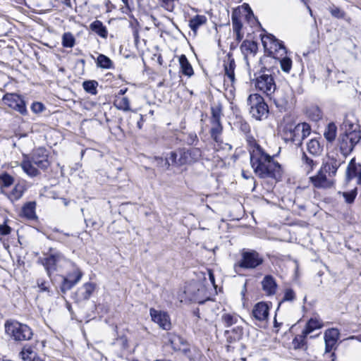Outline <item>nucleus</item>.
I'll return each mask as SVG.
<instances>
[{"label": "nucleus", "instance_id": "51", "mask_svg": "<svg viewBox=\"0 0 361 361\" xmlns=\"http://www.w3.org/2000/svg\"><path fill=\"white\" fill-rule=\"evenodd\" d=\"M22 195L23 192L21 190H18V188L16 187L9 194L8 197L11 201H15L20 199Z\"/></svg>", "mask_w": 361, "mask_h": 361}, {"label": "nucleus", "instance_id": "63", "mask_svg": "<svg viewBox=\"0 0 361 361\" xmlns=\"http://www.w3.org/2000/svg\"><path fill=\"white\" fill-rule=\"evenodd\" d=\"M300 1L305 5V6L307 7V10L309 11L310 15L312 16V9L310 8V6L307 4V0H300Z\"/></svg>", "mask_w": 361, "mask_h": 361}, {"label": "nucleus", "instance_id": "44", "mask_svg": "<svg viewBox=\"0 0 361 361\" xmlns=\"http://www.w3.org/2000/svg\"><path fill=\"white\" fill-rule=\"evenodd\" d=\"M241 49L247 54H252L256 52L257 46L253 41L245 40L241 44Z\"/></svg>", "mask_w": 361, "mask_h": 361}, {"label": "nucleus", "instance_id": "21", "mask_svg": "<svg viewBox=\"0 0 361 361\" xmlns=\"http://www.w3.org/2000/svg\"><path fill=\"white\" fill-rule=\"evenodd\" d=\"M341 166V161L334 157H329L328 160L324 163L321 169L331 178L336 174V171Z\"/></svg>", "mask_w": 361, "mask_h": 361}, {"label": "nucleus", "instance_id": "26", "mask_svg": "<svg viewBox=\"0 0 361 361\" xmlns=\"http://www.w3.org/2000/svg\"><path fill=\"white\" fill-rule=\"evenodd\" d=\"M125 93L126 92H121L116 96L114 105L118 109L126 111L130 110V102L128 98L124 95Z\"/></svg>", "mask_w": 361, "mask_h": 361}, {"label": "nucleus", "instance_id": "27", "mask_svg": "<svg viewBox=\"0 0 361 361\" xmlns=\"http://www.w3.org/2000/svg\"><path fill=\"white\" fill-rule=\"evenodd\" d=\"M183 154H185L184 149H179L176 151L171 152L169 154V159L171 161V164L176 166H181L187 164V162H183V161H182Z\"/></svg>", "mask_w": 361, "mask_h": 361}, {"label": "nucleus", "instance_id": "59", "mask_svg": "<svg viewBox=\"0 0 361 361\" xmlns=\"http://www.w3.org/2000/svg\"><path fill=\"white\" fill-rule=\"evenodd\" d=\"M85 221L86 222L87 226L90 225L91 226L94 227L97 224V221L92 218L85 219Z\"/></svg>", "mask_w": 361, "mask_h": 361}, {"label": "nucleus", "instance_id": "18", "mask_svg": "<svg viewBox=\"0 0 361 361\" xmlns=\"http://www.w3.org/2000/svg\"><path fill=\"white\" fill-rule=\"evenodd\" d=\"M354 178H357V184L361 185V164H357L355 158L350 160L346 169L347 180H350Z\"/></svg>", "mask_w": 361, "mask_h": 361}, {"label": "nucleus", "instance_id": "28", "mask_svg": "<svg viewBox=\"0 0 361 361\" xmlns=\"http://www.w3.org/2000/svg\"><path fill=\"white\" fill-rule=\"evenodd\" d=\"M92 31L97 33L99 36L106 39L108 36V30L100 20H94L90 25Z\"/></svg>", "mask_w": 361, "mask_h": 361}, {"label": "nucleus", "instance_id": "12", "mask_svg": "<svg viewBox=\"0 0 361 361\" xmlns=\"http://www.w3.org/2000/svg\"><path fill=\"white\" fill-rule=\"evenodd\" d=\"M4 102L13 109L24 115L27 113L24 100L16 93H7L3 97Z\"/></svg>", "mask_w": 361, "mask_h": 361}, {"label": "nucleus", "instance_id": "47", "mask_svg": "<svg viewBox=\"0 0 361 361\" xmlns=\"http://www.w3.org/2000/svg\"><path fill=\"white\" fill-rule=\"evenodd\" d=\"M307 335H305L303 332L301 335L296 336L293 341V345L295 349L302 348L305 345V339Z\"/></svg>", "mask_w": 361, "mask_h": 361}, {"label": "nucleus", "instance_id": "46", "mask_svg": "<svg viewBox=\"0 0 361 361\" xmlns=\"http://www.w3.org/2000/svg\"><path fill=\"white\" fill-rule=\"evenodd\" d=\"M154 162L158 167L165 170L169 169L170 165H171L169 156L166 159H163L162 157H155Z\"/></svg>", "mask_w": 361, "mask_h": 361}, {"label": "nucleus", "instance_id": "2", "mask_svg": "<svg viewBox=\"0 0 361 361\" xmlns=\"http://www.w3.org/2000/svg\"><path fill=\"white\" fill-rule=\"evenodd\" d=\"M34 165L42 170H45L49 166L50 161L44 148H38L33 150L31 156L23 154L20 166L24 172L30 177H35L39 174L38 169Z\"/></svg>", "mask_w": 361, "mask_h": 361}, {"label": "nucleus", "instance_id": "14", "mask_svg": "<svg viewBox=\"0 0 361 361\" xmlns=\"http://www.w3.org/2000/svg\"><path fill=\"white\" fill-rule=\"evenodd\" d=\"M360 140V138L351 140V137H347L346 135H340L338 137V146L342 154L345 156L349 154Z\"/></svg>", "mask_w": 361, "mask_h": 361}, {"label": "nucleus", "instance_id": "48", "mask_svg": "<svg viewBox=\"0 0 361 361\" xmlns=\"http://www.w3.org/2000/svg\"><path fill=\"white\" fill-rule=\"evenodd\" d=\"M339 194H342L343 197H344L345 202L347 203H352L354 202L356 195H357V190L354 189L350 190V192H339Z\"/></svg>", "mask_w": 361, "mask_h": 361}, {"label": "nucleus", "instance_id": "64", "mask_svg": "<svg viewBox=\"0 0 361 361\" xmlns=\"http://www.w3.org/2000/svg\"><path fill=\"white\" fill-rule=\"evenodd\" d=\"M30 361H42V360L39 356H37L35 358H32V360H30Z\"/></svg>", "mask_w": 361, "mask_h": 361}, {"label": "nucleus", "instance_id": "36", "mask_svg": "<svg viewBox=\"0 0 361 361\" xmlns=\"http://www.w3.org/2000/svg\"><path fill=\"white\" fill-rule=\"evenodd\" d=\"M35 202L25 204L22 208L23 215L29 219H34L35 217Z\"/></svg>", "mask_w": 361, "mask_h": 361}, {"label": "nucleus", "instance_id": "42", "mask_svg": "<svg viewBox=\"0 0 361 361\" xmlns=\"http://www.w3.org/2000/svg\"><path fill=\"white\" fill-rule=\"evenodd\" d=\"M240 317L236 314H231L228 313H224L221 316V320L226 326L228 327L235 324H237Z\"/></svg>", "mask_w": 361, "mask_h": 361}, {"label": "nucleus", "instance_id": "49", "mask_svg": "<svg viewBox=\"0 0 361 361\" xmlns=\"http://www.w3.org/2000/svg\"><path fill=\"white\" fill-rule=\"evenodd\" d=\"M85 90H95L98 87V82L96 80H87L82 83Z\"/></svg>", "mask_w": 361, "mask_h": 361}, {"label": "nucleus", "instance_id": "8", "mask_svg": "<svg viewBox=\"0 0 361 361\" xmlns=\"http://www.w3.org/2000/svg\"><path fill=\"white\" fill-rule=\"evenodd\" d=\"M341 134L351 137V140L361 139V130L357 119L353 114L345 116L341 126Z\"/></svg>", "mask_w": 361, "mask_h": 361}, {"label": "nucleus", "instance_id": "19", "mask_svg": "<svg viewBox=\"0 0 361 361\" xmlns=\"http://www.w3.org/2000/svg\"><path fill=\"white\" fill-rule=\"evenodd\" d=\"M256 88L258 90H274L276 89V85L271 75L264 74L257 78L255 83Z\"/></svg>", "mask_w": 361, "mask_h": 361}, {"label": "nucleus", "instance_id": "43", "mask_svg": "<svg viewBox=\"0 0 361 361\" xmlns=\"http://www.w3.org/2000/svg\"><path fill=\"white\" fill-rule=\"evenodd\" d=\"M75 44V39L71 32H65L62 36V45L66 48H72Z\"/></svg>", "mask_w": 361, "mask_h": 361}, {"label": "nucleus", "instance_id": "4", "mask_svg": "<svg viewBox=\"0 0 361 361\" xmlns=\"http://www.w3.org/2000/svg\"><path fill=\"white\" fill-rule=\"evenodd\" d=\"M5 330L8 335L16 341L30 340L32 336L31 329L16 321H8L5 324Z\"/></svg>", "mask_w": 361, "mask_h": 361}, {"label": "nucleus", "instance_id": "41", "mask_svg": "<svg viewBox=\"0 0 361 361\" xmlns=\"http://www.w3.org/2000/svg\"><path fill=\"white\" fill-rule=\"evenodd\" d=\"M307 116L314 121H318L322 118V112L317 106H312L307 110Z\"/></svg>", "mask_w": 361, "mask_h": 361}, {"label": "nucleus", "instance_id": "55", "mask_svg": "<svg viewBox=\"0 0 361 361\" xmlns=\"http://www.w3.org/2000/svg\"><path fill=\"white\" fill-rule=\"evenodd\" d=\"M31 109L35 113H40L44 110V106L40 102H34L31 106Z\"/></svg>", "mask_w": 361, "mask_h": 361}, {"label": "nucleus", "instance_id": "25", "mask_svg": "<svg viewBox=\"0 0 361 361\" xmlns=\"http://www.w3.org/2000/svg\"><path fill=\"white\" fill-rule=\"evenodd\" d=\"M274 97V100L277 106L284 107L289 104L293 103V98L289 96H285V92H271V94H267L271 97Z\"/></svg>", "mask_w": 361, "mask_h": 361}, {"label": "nucleus", "instance_id": "13", "mask_svg": "<svg viewBox=\"0 0 361 361\" xmlns=\"http://www.w3.org/2000/svg\"><path fill=\"white\" fill-rule=\"evenodd\" d=\"M313 185L318 188H328L332 186L334 181L326 173L320 168L315 176L310 178Z\"/></svg>", "mask_w": 361, "mask_h": 361}, {"label": "nucleus", "instance_id": "11", "mask_svg": "<svg viewBox=\"0 0 361 361\" xmlns=\"http://www.w3.org/2000/svg\"><path fill=\"white\" fill-rule=\"evenodd\" d=\"M82 276V272L80 271V269L75 265H73L72 270L66 276H63L61 290L63 293H66V291L71 290L80 281Z\"/></svg>", "mask_w": 361, "mask_h": 361}, {"label": "nucleus", "instance_id": "58", "mask_svg": "<svg viewBox=\"0 0 361 361\" xmlns=\"http://www.w3.org/2000/svg\"><path fill=\"white\" fill-rule=\"evenodd\" d=\"M241 24L240 23H238V22H235V20L233 21V31L238 35H239V31H240V29H241Z\"/></svg>", "mask_w": 361, "mask_h": 361}, {"label": "nucleus", "instance_id": "50", "mask_svg": "<svg viewBox=\"0 0 361 361\" xmlns=\"http://www.w3.org/2000/svg\"><path fill=\"white\" fill-rule=\"evenodd\" d=\"M37 286L41 291L50 293V286L49 282L43 279H38Z\"/></svg>", "mask_w": 361, "mask_h": 361}, {"label": "nucleus", "instance_id": "16", "mask_svg": "<svg viewBox=\"0 0 361 361\" xmlns=\"http://www.w3.org/2000/svg\"><path fill=\"white\" fill-rule=\"evenodd\" d=\"M150 315L152 320L159 324V326L164 330H169L171 328V322L169 315L161 311H157L153 308L150 309Z\"/></svg>", "mask_w": 361, "mask_h": 361}, {"label": "nucleus", "instance_id": "32", "mask_svg": "<svg viewBox=\"0 0 361 361\" xmlns=\"http://www.w3.org/2000/svg\"><path fill=\"white\" fill-rule=\"evenodd\" d=\"M337 133V127L333 122L329 123L324 132V136L329 142L334 141Z\"/></svg>", "mask_w": 361, "mask_h": 361}, {"label": "nucleus", "instance_id": "31", "mask_svg": "<svg viewBox=\"0 0 361 361\" xmlns=\"http://www.w3.org/2000/svg\"><path fill=\"white\" fill-rule=\"evenodd\" d=\"M207 23V18L204 16L197 15L191 18L189 21L190 29L196 33L199 27Z\"/></svg>", "mask_w": 361, "mask_h": 361}, {"label": "nucleus", "instance_id": "5", "mask_svg": "<svg viewBox=\"0 0 361 361\" xmlns=\"http://www.w3.org/2000/svg\"><path fill=\"white\" fill-rule=\"evenodd\" d=\"M250 106V114L256 120H262L267 118L269 110L267 104L264 102V98L258 93L250 94L248 97Z\"/></svg>", "mask_w": 361, "mask_h": 361}, {"label": "nucleus", "instance_id": "40", "mask_svg": "<svg viewBox=\"0 0 361 361\" xmlns=\"http://www.w3.org/2000/svg\"><path fill=\"white\" fill-rule=\"evenodd\" d=\"M276 59L279 60L281 70L285 73H290L292 68V60L290 57L287 56L286 54L279 56Z\"/></svg>", "mask_w": 361, "mask_h": 361}, {"label": "nucleus", "instance_id": "37", "mask_svg": "<svg viewBox=\"0 0 361 361\" xmlns=\"http://www.w3.org/2000/svg\"><path fill=\"white\" fill-rule=\"evenodd\" d=\"M302 166L304 167L307 173L312 172L317 165V162L308 157L305 152L302 153Z\"/></svg>", "mask_w": 361, "mask_h": 361}, {"label": "nucleus", "instance_id": "23", "mask_svg": "<svg viewBox=\"0 0 361 361\" xmlns=\"http://www.w3.org/2000/svg\"><path fill=\"white\" fill-rule=\"evenodd\" d=\"M262 290L267 295H274L276 292L277 284L273 276L267 275L262 281Z\"/></svg>", "mask_w": 361, "mask_h": 361}, {"label": "nucleus", "instance_id": "54", "mask_svg": "<svg viewBox=\"0 0 361 361\" xmlns=\"http://www.w3.org/2000/svg\"><path fill=\"white\" fill-rule=\"evenodd\" d=\"M186 142L188 145H195L198 142V138L195 133H190L188 134L186 139Z\"/></svg>", "mask_w": 361, "mask_h": 361}, {"label": "nucleus", "instance_id": "61", "mask_svg": "<svg viewBox=\"0 0 361 361\" xmlns=\"http://www.w3.org/2000/svg\"><path fill=\"white\" fill-rule=\"evenodd\" d=\"M341 11L338 8H335L331 11V14L334 16L339 17Z\"/></svg>", "mask_w": 361, "mask_h": 361}, {"label": "nucleus", "instance_id": "45", "mask_svg": "<svg viewBox=\"0 0 361 361\" xmlns=\"http://www.w3.org/2000/svg\"><path fill=\"white\" fill-rule=\"evenodd\" d=\"M161 8L167 11L173 12L176 8V4L180 0H159Z\"/></svg>", "mask_w": 361, "mask_h": 361}, {"label": "nucleus", "instance_id": "62", "mask_svg": "<svg viewBox=\"0 0 361 361\" xmlns=\"http://www.w3.org/2000/svg\"><path fill=\"white\" fill-rule=\"evenodd\" d=\"M209 280H210L211 283L213 285H214V281H215L214 276V274H213L212 271H209Z\"/></svg>", "mask_w": 361, "mask_h": 361}, {"label": "nucleus", "instance_id": "60", "mask_svg": "<svg viewBox=\"0 0 361 361\" xmlns=\"http://www.w3.org/2000/svg\"><path fill=\"white\" fill-rule=\"evenodd\" d=\"M242 176L245 178V179H253V177L251 176V174L248 173L247 171H245V170H242Z\"/></svg>", "mask_w": 361, "mask_h": 361}, {"label": "nucleus", "instance_id": "6", "mask_svg": "<svg viewBox=\"0 0 361 361\" xmlns=\"http://www.w3.org/2000/svg\"><path fill=\"white\" fill-rule=\"evenodd\" d=\"M264 262L262 256L255 250L243 251L241 259L235 264V268L255 269Z\"/></svg>", "mask_w": 361, "mask_h": 361}, {"label": "nucleus", "instance_id": "30", "mask_svg": "<svg viewBox=\"0 0 361 361\" xmlns=\"http://www.w3.org/2000/svg\"><path fill=\"white\" fill-rule=\"evenodd\" d=\"M279 39H277L273 35L267 34L262 36V42L264 46V50L266 52L269 54V52H271L273 49V47Z\"/></svg>", "mask_w": 361, "mask_h": 361}, {"label": "nucleus", "instance_id": "10", "mask_svg": "<svg viewBox=\"0 0 361 361\" xmlns=\"http://www.w3.org/2000/svg\"><path fill=\"white\" fill-rule=\"evenodd\" d=\"M224 67L225 71L224 75V87L227 90L228 88H235V63L232 56L228 54L224 60Z\"/></svg>", "mask_w": 361, "mask_h": 361}, {"label": "nucleus", "instance_id": "38", "mask_svg": "<svg viewBox=\"0 0 361 361\" xmlns=\"http://www.w3.org/2000/svg\"><path fill=\"white\" fill-rule=\"evenodd\" d=\"M97 65L98 67L104 69H111L114 68L112 61L108 56L102 54H99L97 56Z\"/></svg>", "mask_w": 361, "mask_h": 361}, {"label": "nucleus", "instance_id": "52", "mask_svg": "<svg viewBox=\"0 0 361 361\" xmlns=\"http://www.w3.org/2000/svg\"><path fill=\"white\" fill-rule=\"evenodd\" d=\"M1 179L4 187H8L13 183V178L8 173L3 174Z\"/></svg>", "mask_w": 361, "mask_h": 361}, {"label": "nucleus", "instance_id": "15", "mask_svg": "<svg viewBox=\"0 0 361 361\" xmlns=\"http://www.w3.org/2000/svg\"><path fill=\"white\" fill-rule=\"evenodd\" d=\"M269 307L264 302H257L253 307L252 315L257 321L264 322L269 318Z\"/></svg>", "mask_w": 361, "mask_h": 361}, {"label": "nucleus", "instance_id": "33", "mask_svg": "<svg viewBox=\"0 0 361 361\" xmlns=\"http://www.w3.org/2000/svg\"><path fill=\"white\" fill-rule=\"evenodd\" d=\"M322 322L317 318H311L303 330L305 335H308L315 329L322 328Z\"/></svg>", "mask_w": 361, "mask_h": 361}, {"label": "nucleus", "instance_id": "22", "mask_svg": "<svg viewBox=\"0 0 361 361\" xmlns=\"http://www.w3.org/2000/svg\"><path fill=\"white\" fill-rule=\"evenodd\" d=\"M183 158L182 161L187 162V164L197 161L202 157V151L198 147H192L190 149H184Z\"/></svg>", "mask_w": 361, "mask_h": 361}, {"label": "nucleus", "instance_id": "3", "mask_svg": "<svg viewBox=\"0 0 361 361\" xmlns=\"http://www.w3.org/2000/svg\"><path fill=\"white\" fill-rule=\"evenodd\" d=\"M310 126L306 123L297 125L286 124L283 126L281 133L285 142H290L300 145L302 141L310 134Z\"/></svg>", "mask_w": 361, "mask_h": 361}, {"label": "nucleus", "instance_id": "35", "mask_svg": "<svg viewBox=\"0 0 361 361\" xmlns=\"http://www.w3.org/2000/svg\"><path fill=\"white\" fill-rule=\"evenodd\" d=\"M286 54V48L283 44V42L279 40L277 43H276L275 45L273 47L271 52H269L268 54L273 56V58L276 59Z\"/></svg>", "mask_w": 361, "mask_h": 361}, {"label": "nucleus", "instance_id": "29", "mask_svg": "<svg viewBox=\"0 0 361 361\" xmlns=\"http://www.w3.org/2000/svg\"><path fill=\"white\" fill-rule=\"evenodd\" d=\"M179 63H180V71L183 75L189 76V77L193 75L194 72H193L192 67L191 64L190 63V62L188 61L185 55L182 54L180 56Z\"/></svg>", "mask_w": 361, "mask_h": 361}, {"label": "nucleus", "instance_id": "39", "mask_svg": "<svg viewBox=\"0 0 361 361\" xmlns=\"http://www.w3.org/2000/svg\"><path fill=\"white\" fill-rule=\"evenodd\" d=\"M19 356L23 361H30V360H32V358L37 357L32 348L29 345H25L23 348L19 353Z\"/></svg>", "mask_w": 361, "mask_h": 361}, {"label": "nucleus", "instance_id": "57", "mask_svg": "<svg viewBox=\"0 0 361 361\" xmlns=\"http://www.w3.org/2000/svg\"><path fill=\"white\" fill-rule=\"evenodd\" d=\"M11 228L6 225V224H2V225H0V235H8L11 233Z\"/></svg>", "mask_w": 361, "mask_h": 361}, {"label": "nucleus", "instance_id": "53", "mask_svg": "<svg viewBox=\"0 0 361 361\" xmlns=\"http://www.w3.org/2000/svg\"><path fill=\"white\" fill-rule=\"evenodd\" d=\"M295 295L292 289H286L283 296V301H293L295 299Z\"/></svg>", "mask_w": 361, "mask_h": 361}, {"label": "nucleus", "instance_id": "34", "mask_svg": "<svg viewBox=\"0 0 361 361\" xmlns=\"http://www.w3.org/2000/svg\"><path fill=\"white\" fill-rule=\"evenodd\" d=\"M307 149L313 155H319L322 152V146L317 139H311L307 144Z\"/></svg>", "mask_w": 361, "mask_h": 361}, {"label": "nucleus", "instance_id": "24", "mask_svg": "<svg viewBox=\"0 0 361 361\" xmlns=\"http://www.w3.org/2000/svg\"><path fill=\"white\" fill-rule=\"evenodd\" d=\"M96 288L93 283H86L76 292L78 300H87L90 298Z\"/></svg>", "mask_w": 361, "mask_h": 361}, {"label": "nucleus", "instance_id": "20", "mask_svg": "<svg viewBox=\"0 0 361 361\" xmlns=\"http://www.w3.org/2000/svg\"><path fill=\"white\" fill-rule=\"evenodd\" d=\"M339 338V332L336 329L327 330L324 334L326 352H330L336 345Z\"/></svg>", "mask_w": 361, "mask_h": 361}, {"label": "nucleus", "instance_id": "9", "mask_svg": "<svg viewBox=\"0 0 361 361\" xmlns=\"http://www.w3.org/2000/svg\"><path fill=\"white\" fill-rule=\"evenodd\" d=\"M51 252V253L49 256L39 259L46 269L49 277H51L54 271H57L60 263L66 262L65 257L60 252H53L52 250Z\"/></svg>", "mask_w": 361, "mask_h": 361}, {"label": "nucleus", "instance_id": "17", "mask_svg": "<svg viewBox=\"0 0 361 361\" xmlns=\"http://www.w3.org/2000/svg\"><path fill=\"white\" fill-rule=\"evenodd\" d=\"M171 344L174 350L181 351L189 359H192L190 348L183 338L178 336H174L171 340Z\"/></svg>", "mask_w": 361, "mask_h": 361}, {"label": "nucleus", "instance_id": "56", "mask_svg": "<svg viewBox=\"0 0 361 361\" xmlns=\"http://www.w3.org/2000/svg\"><path fill=\"white\" fill-rule=\"evenodd\" d=\"M232 331L235 334L234 340L239 339L243 334V328L240 326L233 328Z\"/></svg>", "mask_w": 361, "mask_h": 361}, {"label": "nucleus", "instance_id": "7", "mask_svg": "<svg viewBox=\"0 0 361 361\" xmlns=\"http://www.w3.org/2000/svg\"><path fill=\"white\" fill-rule=\"evenodd\" d=\"M211 114L210 123L212 127L210 133L212 137H213L215 141L218 142V137L221 134L223 130L221 123L222 106L220 104L212 105L211 106Z\"/></svg>", "mask_w": 361, "mask_h": 361}, {"label": "nucleus", "instance_id": "1", "mask_svg": "<svg viewBox=\"0 0 361 361\" xmlns=\"http://www.w3.org/2000/svg\"><path fill=\"white\" fill-rule=\"evenodd\" d=\"M250 145V164L254 173L262 179L279 180L282 175L281 165L251 137Z\"/></svg>", "mask_w": 361, "mask_h": 361}]
</instances>
